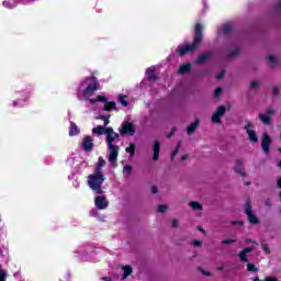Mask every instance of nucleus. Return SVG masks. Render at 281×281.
I'll return each instance as SVG.
<instances>
[{"label":"nucleus","instance_id":"nucleus-15","mask_svg":"<svg viewBox=\"0 0 281 281\" xmlns=\"http://www.w3.org/2000/svg\"><path fill=\"white\" fill-rule=\"evenodd\" d=\"M159 153H161V145L159 144V140H155L154 142V156H153L154 161L159 160Z\"/></svg>","mask_w":281,"mask_h":281},{"label":"nucleus","instance_id":"nucleus-10","mask_svg":"<svg viewBox=\"0 0 281 281\" xmlns=\"http://www.w3.org/2000/svg\"><path fill=\"white\" fill-rule=\"evenodd\" d=\"M121 126V135H135V125H133V123L125 121Z\"/></svg>","mask_w":281,"mask_h":281},{"label":"nucleus","instance_id":"nucleus-44","mask_svg":"<svg viewBox=\"0 0 281 281\" xmlns=\"http://www.w3.org/2000/svg\"><path fill=\"white\" fill-rule=\"evenodd\" d=\"M279 94H280V88L274 87V88L272 89V95H279Z\"/></svg>","mask_w":281,"mask_h":281},{"label":"nucleus","instance_id":"nucleus-18","mask_svg":"<svg viewBox=\"0 0 281 281\" xmlns=\"http://www.w3.org/2000/svg\"><path fill=\"white\" fill-rule=\"evenodd\" d=\"M201 124V121L199 119L195 120V122L191 123L188 127H187V133L188 135H192L196 128H199V125Z\"/></svg>","mask_w":281,"mask_h":281},{"label":"nucleus","instance_id":"nucleus-14","mask_svg":"<svg viewBox=\"0 0 281 281\" xmlns=\"http://www.w3.org/2000/svg\"><path fill=\"white\" fill-rule=\"evenodd\" d=\"M251 251H254V248L251 247L244 248L238 255L239 260H241V262H249V258L247 257V254H251Z\"/></svg>","mask_w":281,"mask_h":281},{"label":"nucleus","instance_id":"nucleus-31","mask_svg":"<svg viewBox=\"0 0 281 281\" xmlns=\"http://www.w3.org/2000/svg\"><path fill=\"white\" fill-rule=\"evenodd\" d=\"M111 115H101L99 116L100 120H103V126H109V123L111 122L109 119Z\"/></svg>","mask_w":281,"mask_h":281},{"label":"nucleus","instance_id":"nucleus-11","mask_svg":"<svg viewBox=\"0 0 281 281\" xmlns=\"http://www.w3.org/2000/svg\"><path fill=\"white\" fill-rule=\"evenodd\" d=\"M81 148L85 153H91V150H93V137L85 136L81 143Z\"/></svg>","mask_w":281,"mask_h":281},{"label":"nucleus","instance_id":"nucleus-36","mask_svg":"<svg viewBox=\"0 0 281 281\" xmlns=\"http://www.w3.org/2000/svg\"><path fill=\"white\" fill-rule=\"evenodd\" d=\"M221 93H223V88L217 87L214 91V98H221Z\"/></svg>","mask_w":281,"mask_h":281},{"label":"nucleus","instance_id":"nucleus-8","mask_svg":"<svg viewBox=\"0 0 281 281\" xmlns=\"http://www.w3.org/2000/svg\"><path fill=\"white\" fill-rule=\"evenodd\" d=\"M252 126L254 124L251 123V121H246V125L244 126V128L248 135V139H250V142H252L254 144H258V135L256 134V131L251 130Z\"/></svg>","mask_w":281,"mask_h":281},{"label":"nucleus","instance_id":"nucleus-7","mask_svg":"<svg viewBox=\"0 0 281 281\" xmlns=\"http://www.w3.org/2000/svg\"><path fill=\"white\" fill-rule=\"evenodd\" d=\"M225 113H227V108L225 105L218 106L211 117L213 124H222L223 120H221V117H223Z\"/></svg>","mask_w":281,"mask_h":281},{"label":"nucleus","instance_id":"nucleus-53","mask_svg":"<svg viewBox=\"0 0 281 281\" xmlns=\"http://www.w3.org/2000/svg\"><path fill=\"white\" fill-rule=\"evenodd\" d=\"M188 159V155L184 154L182 157H181V161H186Z\"/></svg>","mask_w":281,"mask_h":281},{"label":"nucleus","instance_id":"nucleus-43","mask_svg":"<svg viewBox=\"0 0 281 281\" xmlns=\"http://www.w3.org/2000/svg\"><path fill=\"white\" fill-rule=\"evenodd\" d=\"M171 227H175V228L179 227V220L177 218L171 220Z\"/></svg>","mask_w":281,"mask_h":281},{"label":"nucleus","instance_id":"nucleus-50","mask_svg":"<svg viewBox=\"0 0 281 281\" xmlns=\"http://www.w3.org/2000/svg\"><path fill=\"white\" fill-rule=\"evenodd\" d=\"M151 192L153 194H157V192H159V189L156 186H154L151 187Z\"/></svg>","mask_w":281,"mask_h":281},{"label":"nucleus","instance_id":"nucleus-37","mask_svg":"<svg viewBox=\"0 0 281 281\" xmlns=\"http://www.w3.org/2000/svg\"><path fill=\"white\" fill-rule=\"evenodd\" d=\"M168 210V206L160 204L158 205L157 212H159V214H164V212H166Z\"/></svg>","mask_w":281,"mask_h":281},{"label":"nucleus","instance_id":"nucleus-56","mask_svg":"<svg viewBox=\"0 0 281 281\" xmlns=\"http://www.w3.org/2000/svg\"><path fill=\"white\" fill-rule=\"evenodd\" d=\"M266 205H271V200H267Z\"/></svg>","mask_w":281,"mask_h":281},{"label":"nucleus","instance_id":"nucleus-34","mask_svg":"<svg viewBox=\"0 0 281 281\" xmlns=\"http://www.w3.org/2000/svg\"><path fill=\"white\" fill-rule=\"evenodd\" d=\"M8 280V272L3 269H0V281H7Z\"/></svg>","mask_w":281,"mask_h":281},{"label":"nucleus","instance_id":"nucleus-46","mask_svg":"<svg viewBox=\"0 0 281 281\" xmlns=\"http://www.w3.org/2000/svg\"><path fill=\"white\" fill-rule=\"evenodd\" d=\"M240 54V50L238 48L231 52V56H238Z\"/></svg>","mask_w":281,"mask_h":281},{"label":"nucleus","instance_id":"nucleus-24","mask_svg":"<svg viewBox=\"0 0 281 281\" xmlns=\"http://www.w3.org/2000/svg\"><path fill=\"white\" fill-rule=\"evenodd\" d=\"M89 102L90 104H95V102H106V97L99 94L94 99H90Z\"/></svg>","mask_w":281,"mask_h":281},{"label":"nucleus","instance_id":"nucleus-49","mask_svg":"<svg viewBox=\"0 0 281 281\" xmlns=\"http://www.w3.org/2000/svg\"><path fill=\"white\" fill-rule=\"evenodd\" d=\"M232 224L233 225H240V226L245 225V223L243 221H234V222H232Z\"/></svg>","mask_w":281,"mask_h":281},{"label":"nucleus","instance_id":"nucleus-61","mask_svg":"<svg viewBox=\"0 0 281 281\" xmlns=\"http://www.w3.org/2000/svg\"><path fill=\"white\" fill-rule=\"evenodd\" d=\"M279 166L281 167V161L279 162Z\"/></svg>","mask_w":281,"mask_h":281},{"label":"nucleus","instance_id":"nucleus-16","mask_svg":"<svg viewBox=\"0 0 281 281\" xmlns=\"http://www.w3.org/2000/svg\"><path fill=\"white\" fill-rule=\"evenodd\" d=\"M76 135H80V128L75 122H70L69 126V137H76Z\"/></svg>","mask_w":281,"mask_h":281},{"label":"nucleus","instance_id":"nucleus-38","mask_svg":"<svg viewBox=\"0 0 281 281\" xmlns=\"http://www.w3.org/2000/svg\"><path fill=\"white\" fill-rule=\"evenodd\" d=\"M261 249H262L266 254H271V249H269V245H268V244H261Z\"/></svg>","mask_w":281,"mask_h":281},{"label":"nucleus","instance_id":"nucleus-39","mask_svg":"<svg viewBox=\"0 0 281 281\" xmlns=\"http://www.w3.org/2000/svg\"><path fill=\"white\" fill-rule=\"evenodd\" d=\"M198 271H201L202 276H206V277L212 276V273L210 271L203 270V268H201V267H198Z\"/></svg>","mask_w":281,"mask_h":281},{"label":"nucleus","instance_id":"nucleus-5","mask_svg":"<svg viewBox=\"0 0 281 281\" xmlns=\"http://www.w3.org/2000/svg\"><path fill=\"white\" fill-rule=\"evenodd\" d=\"M245 213L248 216V222L251 225H258L260 223V220L256 214H254V211H251V201L247 200L245 203Z\"/></svg>","mask_w":281,"mask_h":281},{"label":"nucleus","instance_id":"nucleus-21","mask_svg":"<svg viewBox=\"0 0 281 281\" xmlns=\"http://www.w3.org/2000/svg\"><path fill=\"white\" fill-rule=\"evenodd\" d=\"M105 166H106V160H104V158L102 157H99L94 172H102V168H104Z\"/></svg>","mask_w":281,"mask_h":281},{"label":"nucleus","instance_id":"nucleus-32","mask_svg":"<svg viewBox=\"0 0 281 281\" xmlns=\"http://www.w3.org/2000/svg\"><path fill=\"white\" fill-rule=\"evenodd\" d=\"M125 150L133 157V155H135V144L131 143L130 147H126Z\"/></svg>","mask_w":281,"mask_h":281},{"label":"nucleus","instance_id":"nucleus-47","mask_svg":"<svg viewBox=\"0 0 281 281\" xmlns=\"http://www.w3.org/2000/svg\"><path fill=\"white\" fill-rule=\"evenodd\" d=\"M258 86H259L258 81L250 82V89H256V87H258Z\"/></svg>","mask_w":281,"mask_h":281},{"label":"nucleus","instance_id":"nucleus-29","mask_svg":"<svg viewBox=\"0 0 281 281\" xmlns=\"http://www.w3.org/2000/svg\"><path fill=\"white\" fill-rule=\"evenodd\" d=\"M181 148V142L178 143V145L176 146L175 150L171 154V161H175V157H177V155H179V149Z\"/></svg>","mask_w":281,"mask_h":281},{"label":"nucleus","instance_id":"nucleus-17","mask_svg":"<svg viewBox=\"0 0 281 281\" xmlns=\"http://www.w3.org/2000/svg\"><path fill=\"white\" fill-rule=\"evenodd\" d=\"M210 58H212V53H203L198 57L196 63L198 65H204Z\"/></svg>","mask_w":281,"mask_h":281},{"label":"nucleus","instance_id":"nucleus-20","mask_svg":"<svg viewBox=\"0 0 281 281\" xmlns=\"http://www.w3.org/2000/svg\"><path fill=\"white\" fill-rule=\"evenodd\" d=\"M103 110L108 112L117 111V104H115V101H105Z\"/></svg>","mask_w":281,"mask_h":281},{"label":"nucleus","instance_id":"nucleus-42","mask_svg":"<svg viewBox=\"0 0 281 281\" xmlns=\"http://www.w3.org/2000/svg\"><path fill=\"white\" fill-rule=\"evenodd\" d=\"M234 243H236V240H234V239H223L222 240V245H234Z\"/></svg>","mask_w":281,"mask_h":281},{"label":"nucleus","instance_id":"nucleus-52","mask_svg":"<svg viewBox=\"0 0 281 281\" xmlns=\"http://www.w3.org/2000/svg\"><path fill=\"white\" fill-rule=\"evenodd\" d=\"M175 133V128L171 130V133L169 135H167V139H170V137H172V134Z\"/></svg>","mask_w":281,"mask_h":281},{"label":"nucleus","instance_id":"nucleus-6","mask_svg":"<svg viewBox=\"0 0 281 281\" xmlns=\"http://www.w3.org/2000/svg\"><path fill=\"white\" fill-rule=\"evenodd\" d=\"M276 115V110L273 108H268L266 114L259 113L258 117L266 126L271 125V117Z\"/></svg>","mask_w":281,"mask_h":281},{"label":"nucleus","instance_id":"nucleus-48","mask_svg":"<svg viewBox=\"0 0 281 281\" xmlns=\"http://www.w3.org/2000/svg\"><path fill=\"white\" fill-rule=\"evenodd\" d=\"M192 245H193V247H201L202 243H201V240H194L192 243Z\"/></svg>","mask_w":281,"mask_h":281},{"label":"nucleus","instance_id":"nucleus-40","mask_svg":"<svg viewBox=\"0 0 281 281\" xmlns=\"http://www.w3.org/2000/svg\"><path fill=\"white\" fill-rule=\"evenodd\" d=\"M268 60L269 63H271L272 65H276L278 63V59L276 58V56L273 55H269L268 56Z\"/></svg>","mask_w":281,"mask_h":281},{"label":"nucleus","instance_id":"nucleus-13","mask_svg":"<svg viewBox=\"0 0 281 281\" xmlns=\"http://www.w3.org/2000/svg\"><path fill=\"white\" fill-rule=\"evenodd\" d=\"M234 170L235 172H237V175H240V177H247L243 160L240 159L236 160Z\"/></svg>","mask_w":281,"mask_h":281},{"label":"nucleus","instance_id":"nucleus-3","mask_svg":"<svg viewBox=\"0 0 281 281\" xmlns=\"http://www.w3.org/2000/svg\"><path fill=\"white\" fill-rule=\"evenodd\" d=\"M115 139H120V134H117V133L112 134V135L106 136V138H105L108 150L110 153L109 161L112 165L116 164L117 155H120V146L113 144V142H115Z\"/></svg>","mask_w":281,"mask_h":281},{"label":"nucleus","instance_id":"nucleus-59","mask_svg":"<svg viewBox=\"0 0 281 281\" xmlns=\"http://www.w3.org/2000/svg\"><path fill=\"white\" fill-rule=\"evenodd\" d=\"M199 231H200V232H205V231H204L203 228H201V227H199Z\"/></svg>","mask_w":281,"mask_h":281},{"label":"nucleus","instance_id":"nucleus-35","mask_svg":"<svg viewBox=\"0 0 281 281\" xmlns=\"http://www.w3.org/2000/svg\"><path fill=\"white\" fill-rule=\"evenodd\" d=\"M123 172L131 175L133 172V167L131 165H125L123 168Z\"/></svg>","mask_w":281,"mask_h":281},{"label":"nucleus","instance_id":"nucleus-58","mask_svg":"<svg viewBox=\"0 0 281 281\" xmlns=\"http://www.w3.org/2000/svg\"><path fill=\"white\" fill-rule=\"evenodd\" d=\"M245 186H251V182H245Z\"/></svg>","mask_w":281,"mask_h":281},{"label":"nucleus","instance_id":"nucleus-60","mask_svg":"<svg viewBox=\"0 0 281 281\" xmlns=\"http://www.w3.org/2000/svg\"><path fill=\"white\" fill-rule=\"evenodd\" d=\"M279 153H281V148H279Z\"/></svg>","mask_w":281,"mask_h":281},{"label":"nucleus","instance_id":"nucleus-27","mask_svg":"<svg viewBox=\"0 0 281 281\" xmlns=\"http://www.w3.org/2000/svg\"><path fill=\"white\" fill-rule=\"evenodd\" d=\"M117 102L122 104V106H128V101H126V95L120 94L117 98Z\"/></svg>","mask_w":281,"mask_h":281},{"label":"nucleus","instance_id":"nucleus-23","mask_svg":"<svg viewBox=\"0 0 281 281\" xmlns=\"http://www.w3.org/2000/svg\"><path fill=\"white\" fill-rule=\"evenodd\" d=\"M132 273H133V267H131V266H123L122 280H126V278H128V276H131Z\"/></svg>","mask_w":281,"mask_h":281},{"label":"nucleus","instance_id":"nucleus-57","mask_svg":"<svg viewBox=\"0 0 281 281\" xmlns=\"http://www.w3.org/2000/svg\"><path fill=\"white\" fill-rule=\"evenodd\" d=\"M252 281H260V278L255 277V278L252 279Z\"/></svg>","mask_w":281,"mask_h":281},{"label":"nucleus","instance_id":"nucleus-28","mask_svg":"<svg viewBox=\"0 0 281 281\" xmlns=\"http://www.w3.org/2000/svg\"><path fill=\"white\" fill-rule=\"evenodd\" d=\"M233 30H234V26L229 23L223 25V33L224 34H232Z\"/></svg>","mask_w":281,"mask_h":281},{"label":"nucleus","instance_id":"nucleus-41","mask_svg":"<svg viewBox=\"0 0 281 281\" xmlns=\"http://www.w3.org/2000/svg\"><path fill=\"white\" fill-rule=\"evenodd\" d=\"M2 5H4V8H9L10 10H12V8H14V4H12V2H10V1H3Z\"/></svg>","mask_w":281,"mask_h":281},{"label":"nucleus","instance_id":"nucleus-4","mask_svg":"<svg viewBox=\"0 0 281 281\" xmlns=\"http://www.w3.org/2000/svg\"><path fill=\"white\" fill-rule=\"evenodd\" d=\"M87 82L90 83L86 87L83 91V97L91 98V95L100 89V82L95 77H87L86 80L80 83V89H82V87H85V83Z\"/></svg>","mask_w":281,"mask_h":281},{"label":"nucleus","instance_id":"nucleus-26","mask_svg":"<svg viewBox=\"0 0 281 281\" xmlns=\"http://www.w3.org/2000/svg\"><path fill=\"white\" fill-rule=\"evenodd\" d=\"M189 205L190 207H192V210H196V211L203 210V205L196 201H191Z\"/></svg>","mask_w":281,"mask_h":281},{"label":"nucleus","instance_id":"nucleus-1","mask_svg":"<svg viewBox=\"0 0 281 281\" xmlns=\"http://www.w3.org/2000/svg\"><path fill=\"white\" fill-rule=\"evenodd\" d=\"M201 43H203V24L198 23L194 27V37L192 44H187L186 46H178L176 52L179 54V56H186V54L196 52Z\"/></svg>","mask_w":281,"mask_h":281},{"label":"nucleus","instance_id":"nucleus-55","mask_svg":"<svg viewBox=\"0 0 281 281\" xmlns=\"http://www.w3.org/2000/svg\"><path fill=\"white\" fill-rule=\"evenodd\" d=\"M103 281H113L110 277H103Z\"/></svg>","mask_w":281,"mask_h":281},{"label":"nucleus","instance_id":"nucleus-25","mask_svg":"<svg viewBox=\"0 0 281 281\" xmlns=\"http://www.w3.org/2000/svg\"><path fill=\"white\" fill-rule=\"evenodd\" d=\"M92 133L94 135H104V125H98L97 127L92 128Z\"/></svg>","mask_w":281,"mask_h":281},{"label":"nucleus","instance_id":"nucleus-9","mask_svg":"<svg viewBox=\"0 0 281 281\" xmlns=\"http://www.w3.org/2000/svg\"><path fill=\"white\" fill-rule=\"evenodd\" d=\"M271 143H272L271 136H269V134L267 133H263L261 138V148L266 155H269V153L271 151L270 149Z\"/></svg>","mask_w":281,"mask_h":281},{"label":"nucleus","instance_id":"nucleus-45","mask_svg":"<svg viewBox=\"0 0 281 281\" xmlns=\"http://www.w3.org/2000/svg\"><path fill=\"white\" fill-rule=\"evenodd\" d=\"M216 78H217V80H221V79L225 78V71L218 72Z\"/></svg>","mask_w":281,"mask_h":281},{"label":"nucleus","instance_id":"nucleus-33","mask_svg":"<svg viewBox=\"0 0 281 281\" xmlns=\"http://www.w3.org/2000/svg\"><path fill=\"white\" fill-rule=\"evenodd\" d=\"M117 134L115 131H113V127H104V135H115Z\"/></svg>","mask_w":281,"mask_h":281},{"label":"nucleus","instance_id":"nucleus-22","mask_svg":"<svg viewBox=\"0 0 281 281\" xmlns=\"http://www.w3.org/2000/svg\"><path fill=\"white\" fill-rule=\"evenodd\" d=\"M146 76H147L149 82H157V80H159V78L155 76V70H153V69H147Z\"/></svg>","mask_w":281,"mask_h":281},{"label":"nucleus","instance_id":"nucleus-12","mask_svg":"<svg viewBox=\"0 0 281 281\" xmlns=\"http://www.w3.org/2000/svg\"><path fill=\"white\" fill-rule=\"evenodd\" d=\"M95 207L98 210H106L109 207V201L104 195H98L94 200Z\"/></svg>","mask_w":281,"mask_h":281},{"label":"nucleus","instance_id":"nucleus-54","mask_svg":"<svg viewBox=\"0 0 281 281\" xmlns=\"http://www.w3.org/2000/svg\"><path fill=\"white\" fill-rule=\"evenodd\" d=\"M277 186H278V188L281 189V178L277 181Z\"/></svg>","mask_w":281,"mask_h":281},{"label":"nucleus","instance_id":"nucleus-51","mask_svg":"<svg viewBox=\"0 0 281 281\" xmlns=\"http://www.w3.org/2000/svg\"><path fill=\"white\" fill-rule=\"evenodd\" d=\"M277 12H281V1L278 2L277 7H276Z\"/></svg>","mask_w":281,"mask_h":281},{"label":"nucleus","instance_id":"nucleus-2","mask_svg":"<svg viewBox=\"0 0 281 281\" xmlns=\"http://www.w3.org/2000/svg\"><path fill=\"white\" fill-rule=\"evenodd\" d=\"M104 173L94 171L92 175L88 176L87 183L94 194H104L102 190V183H104Z\"/></svg>","mask_w":281,"mask_h":281},{"label":"nucleus","instance_id":"nucleus-30","mask_svg":"<svg viewBox=\"0 0 281 281\" xmlns=\"http://www.w3.org/2000/svg\"><path fill=\"white\" fill-rule=\"evenodd\" d=\"M247 271H250V273L258 272V268L254 263H247Z\"/></svg>","mask_w":281,"mask_h":281},{"label":"nucleus","instance_id":"nucleus-19","mask_svg":"<svg viewBox=\"0 0 281 281\" xmlns=\"http://www.w3.org/2000/svg\"><path fill=\"white\" fill-rule=\"evenodd\" d=\"M191 69H192V64L187 63L179 67L178 74L180 76H183V74H189V71H191Z\"/></svg>","mask_w":281,"mask_h":281}]
</instances>
